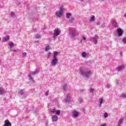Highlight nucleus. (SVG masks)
Masks as SVG:
<instances>
[{
  "instance_id": "nucleus-3",
  "label": "nucleus",
  "mask_w": 126,
  "mask_h": 126,
  "mask_svg": "<svg viewBox=\"0 0 126 126\" xmlns=\"http://www.w3.org/2000/svg\"><path fill=\"white\" fill-rule=\"evenodd\" d=\"M59 52L57 51L54 52V54L53 55V60L51 62V64L52 66H55V65H57L58 64V62H59L58 60V55Z\"/></svg>"
},
{
  "instance_id": "nucleus-7",
  "label": "nucleus",
  "mask_w": 126,
  "mask_h": 126,
  "mask_svg": "<svg viewBox=\"0 0 126 126\" xmlns=\"http://www.w3.org/2000/svg\"><path fill=\"white\" fill-rule=\"evenodd\" d=\"M60 34H61V30L59 29H56L54 30V33L53 34V37L54 39H56V38L57 37H58V36H59V35H60Z\"/></svg>"
},
{
  "instance_id": "nucleus-45",
  "label": "nucleus",
  "mask_w": 126,
  "mask_h": 126,
  "mask_svg": "<svg viewBox=\"0 0 126 126\" xmlns=\"http://www.w3.org/2000/svg\"><path fill=\"white\" fill-rule=\"evenodd\" d=\"M101 27H102V28H104V27H104V26H102Z\"/></svg>"
},
{
  "instance_id": "nucleus-31",
  "label": "nucleus",
  "mask_w": 126,
  "mask_h": 126,
  "mask_svg": "<svg viewBox=\"0 0 126 126\" xmlns=\"http://www.w3.org/2000/svg\"><path fill=\"white\" fill-rule=\"evenodd\" d=\"M56 108H54L51 109V113H53V114H54V113H56Z\"/></svg>"
},
{
  "instance_id": "nucleus-5",
  "label": "nucleus",
  "mask_w": 126,
  "mask_h": 126,
  "mask_svg": "<svg viewBox=\"0 0 126 126\" xmlns=\"http://www.w3.org/2000/svg\"><path fill=\"white\" fill-rule=\"evenodd\" d=\"M64 10L63 7H61L60 10L56 12L55 14L57 17H62Z\"/></svg>"
},
{
  "instance_id": "nucleus-22",
  "label": "nucleus",
  "mask_w": 126,
  "mask_h": 126,
  "mask_svg": "<svg viewBox=\"0 0 126 126\" xmlns=\"http://www.w3.org/2000/svg\"><path fill=\"white\" fill-rule=\"evenodd\" d=\"M74 21V18L73 17H70L69 19V22L70 23H72Z\"/></svg>"
},
{
  "instance_id": "nucleus-1",
  "label": "nucleus",
  "mask_w": 126,
  "mask_h": 126,
  "mask_svg": "<svg viewBox=\"0 0 126 126\" xmlns=\"http://www.w3.org/2000/svg\"><path fill=\"white\" fill-rule=\"evenodd\" d=\"M80 74L85 78H89L92 75V72L88 68H80Z\"/></svg>"
},
{
  "instance_id": "nucleus-36",
  "label": "nucleus",
  "mask_w": 126,
  "mask_h": 126,
  "mask_svg": "<svg viewBox=\"0 0 126 126\" xmlns=\"http://www.w3.org/2000/svg\"><path fill=\"white\" fill-rule=\"evenodd\" d=\"M36 39H40V38H41V36L40 35V34H37L36 36Z\"/></svg>"
},
{
  "instance_id": "nucleus-13",
  "label": "nucleus",
  "mask_w": 126,
  "mask_h": 126,
  "mask_svg": "<svg viewBox=\"0 0 126 126\" xmlns=\"http://www.w3.org/2000/svg\"><path fill=\"white\" fill-rule=\"evenodd\" d=\"M58 116L57 115H53L52 116V120L53 122H57L58 121Z\"/></svg>"
},
{
  "instance_id": "nucleus-12",
  "label": "nucleus",
  "mask_w": 126,
  "mask_h": 126,
  "mask_svg": "<svg viewBox=\"0 0 126 126\" xmlns=\"http://www.w3.org/2000/svg\"><path fill=\"white\" fill-rule=\"evenodd\" d=\"M123 123H124V118H121L119 120L117 126H122Z\"/></svg>"
},
{
  "instance_id": "nucleus-42",
  "label": "nucleus",
  "mask_w": 126,
  "mask_h": 126,
  "mask_svg": "<svg viewBox=\"0 0 126 126\" xmlns=\"http://www.w3.org/2000/svg\"><path fill=\"white\" fill-rule=\"evenodd\" d=\"M100 126H106V124H103V125H100Z\"/></svg>"
},
{
  "instance_id": "nucleus-35",
  "label": "nucleus",
  "mask_w": 126,
  "mask_h": 126,
  "mask_svg": "<svg viewBox=\"0 0 126 126\" xmlns=\"http://www.w3.org/2000/svg\"><path fill=\"white\" fill-rule=\"evenodd\" d=\"M63 90H66V84L63 86Z\"/></svg>"
},
{
  "instance_id": "nucleus-4",
  "label": "nucleus",
  "mask_w": 126,
  "mask_h": 126,
  "mask_svg": "<svg viewBox=\"0 0 126 126\" xmlns=\"http://www.w3.org/2000/svg\"><path fill=\"white\" fill-rule=\"evenodd\" d=\"M40 71V69H37L35 71L32 72L31 73L28 74L29 79L31 80V81H34V78H33V75H35L36 73H38Z\"/></svg>"
},
{
  "instance_id": "nucleus-26",
  "label": "nucleus",
  "mask_w": 126,
  "mask_h": 126,
  "mask_svg": "<svg viewBox=\"0 0 126 126\" xmlns=\"http://www.w3.org/2000/svg\"><path fill=\"white\" fill-rule=\"evenodd\" d=\"M50 49H51V47H50V46H47L45 47V50L46 52H47L48 51H49Z\"/></svg>"
},
{
  "instance_id": "nucleus-27",
  "label": "nucleus",
  "mask_w": 126,
  "mask_h": 126,
  "mask_svg": "<svg viewBox=\"0 0 126 126\" xmlns=\"http://www.w3.org/2000/svg\"><path fill=\"white\" fill-rule=\"evenodd\" d=\"M121 98L122 99H126V94H121Z\"/></svg>"
},
{
  "instance_id": "nucleus-44",
  "label": "nucleus",
  "mask_w": 126,
  "mask_h": 126,
  "mask_svg": "<svg viewBox=\"0 0 126 126\" xmlns=\"http://www.w3.org/2000/svg\"><path fill=\"white\" fill-rule=\"evenodd\" d=\"M125 17H126V13L124 15Z\"/></svg>"
},
{
  "instance_id": "nucleus-21",
  "label": "nucleus",
  "mask_w": 126,
  "mask_h": 126,
  "mask_svg": "<svg viewBox=\"0 0 126 126\" xmlns=\"http://www.w3.org/2000/svg\"><path fill=\"white\" fill-rule=\"evenodd\" d=\"M104 101V99L103 98H100L99 99L98 103L100 104L99 107H101V105H102V103H103Z\"/></svg>"
},
{
  "instance_id": "nucleus-30",
  "label": "nucleus",
  "mask_w": 126,
  "mask_h": 126,
  "mask_svg": "<svg viewBox=\"0 0 126 126\" xmlns=\"http://www.w3.org/2000/svg\"><path fill=\"white\" fill-rule=\"evenodd\" d=\"M9 45L10 48H12V47H13L14 46L13 42H10Z\"/></svg>"
},
{
  "instance_id": "nucleus-19",
  "label": "nucleus",
  "mask_w": 126,
  "mask_h": 126,
  "mask_svg": "<svg viewBox=\"0 0 126 126\" xmlns=\"http://www.w3.org/2000/svg\"><path fill=\"white\" fill-rule=\"evenodd\" d=\"M9 40V37L8 36H5L3 37L2 41L3 42H7Z\"/></svg>"
},
{
  "instance_id": "nucleus-9",
  "label": "nucleus",
  "mask_w": 126,
  "mask_h": 126,
  "mask_svg": "<svg viewBox=\"0 0 126 126\" xmlns=\"http://www.w3.org/2000/svg\"><path fill=\"white\" fill-rule=\"evenodd\" d=\"M2 126H11V123L9 122V120H6L4 121V125Z\"/></svg>"
},
{
  "instance_id": "nucleus-25",
  "label": "nucleus",
  "mask_w": 126,
  "mask_h": 126,
  "mask_svg": "<svg viewBox=\"0 0 126 126\" xmlns=\"http://www.w3.org/2000/svg\"><path fill=\"white\" fill-rule=\"evenodd\" d=\"M94 20H95V16H92L90 20V21L91 22H93L94 21Z\"/></svg>"
},
{
  "instance_id": "nucleus-8",
  "label": "nucleus",
  "mask_w": 126,
  "mask_h": 126,
  "mask_svg": "<svg viewBox=\"0 0 126 126\" xmlns=\"http://www.w3.org/2000/svg\"><path fill=\"white\" fill-rule=\"evenodd\" d=\"M78 115H79V112L77 111H73L72 113V116L73 118L78 117Z\"/></svg>"
},
{
  "instance_id": "nucleus-11",
  "label": "nucleus",
  "mask_w": 126,
  "mask_h": 126,
  "mask_svg": "<svg viewBox=\"0 0 126 126\" xmlns=\"http://www.w3.org/2000/svg\"><path fill=\"white\" fill-rule=\"evenodd\" d=\"M117 32L119 37H121V36H122L123 33H124V32L121 29H117Z\"/></svg>"
},
{
  "instance_id": "nucleus-15",
  "label": "nucleus",
  "mask_w": 126,
  "mask_h": 126,
  "mask_svg": "<svg viewBox=\"0 0 126 126\" xmlns=\"http://www.w3.org/2000/svg\"><path fill=\"white\" fill-rule=\"evenodd\" d=\"M6 92L5 90L3 89L2 88L0 87V95H2V94H4Z\"/></svg>"
},
{
  "instance_id": "nucleus-10",
  "label": "nucleus",
  "mask_w": 126,
  "mask_h": 126,
  "mask_svg": "<svg viewBox=\"0 0 126 126\" xmlns=\"http://www.w3.org/2000/svg\"><path fill=\"white\" fill-rule=\"evenodd\" d=\"M125 69V65H120L118 66L117 67V70L118 71H122V70H124Z\"/></svg>"
},
{
  "instance_id": "nucleus-34",
  "label": "nucleus",
  "mask_w": 126,
  "mask_h": 126,
  "mask_svg": "<svg viewBox=\"0 0 126 126\" xmlns=\"http://www.w3.org/2000/svg\"><path fill=\"white\" fill-rule=\"evenodd\" d=\"M79 101L80 103H82V102H83V99H82L81 97L79 98Z\"/></svg>"
},
{
  "instance_id": "nucleus-46",
  "label": "nucleus",
  "mask_w": 126,
  "mask_h": 126,
  "mask_svg": "<svg viewBox=\"0 0 126 126\" xmlns=\"http://www.w3.org/2000/svg\"><path fill=\"white\" fill-rule=\"evenodd\" d=\"M80 0V1H83V0Z\"/></svg>"
},
{
  "instance_id": "nucleus-40",
  "label": "nucleus",
  "mask_w": 126,
  "mask_h": 126,
  "mask_svg": "<svg viewBox=\"0 0 126 126\" xmlns=\"http://www.w3.org/2000/svg\"><path fill=\"white\" fill-rule=\"evenodd\" d=\"M110 86H111L110 85V84H107L106 85V87H107V88H110Z\"/></svg>"
},
{
  "instance_id": "nucleus-28",
  "label": "nucleus",
  "mask_w": 126,
  "mask_h": 126,
  "mask_svg": "<svg viewBox=\"0 0 126 126\" xmlns=\"http://www.w3.org/2000/svg\"><path fill=\"white\" fill-rule=\"evenodd\" d=\"M11 17L14 18L15 17V14L14 12H11L10 14Z\"/></svg>"
},
{
  "instance_id": "nucleus-14",
  "label": "nucleus",
  "mask_w": 126,
  "mask_h": 126,
  "mask_svg": "<svg viewBox=\"0 0 126 126\" xmlns=\"http://www.w3.org/2000/svg\"><path fill=\"white\" fill-rule=\"evenodd\" d=\"M69 101H70V94H67L66 98L65 99V102L66 103H68V102H69Z\"/></svg>"
},
{
  "instance_id": "nucleus-20",
  "label": "nucleus",
  "mask_w": 126,
  "mask_h": 126,
  "mask_svg": "<svg viewBox=\"0 0 126 126\" xmlns=\"http://www.w3.org/2000/svg\"><path fill=\"white\" fill-rule=\"evenodd\" d=\"M18 94H19V95H24V90H21L20 91H18Z\"/></svg>"
},
{
  "instance_id": "nucleus-39",
  "label": "nucleus",
  "mask_w": 126,
  "mask_h": 126,
  "mask_svg": "<svg viewBox=\"0 0 126 126\" xmlns=\"http://www.w3.org/2000/svg\"><path fill=\"white\" fill-rule=\"evenodd\" d=\"M48 94H49V92L48 91L46 92L45 93V96H48Z\"/></svg>"
},
{
  "instance_id": "nucleus-43",
  "label": "nucleus",
  "mask_w": 126,
  "mask_h": 126,
  "mask_svg": "<svg viewBox=\"0 0 126 126\" xmlns=\"http://www.w3.org/2000/svg\"><path fill=\"white\" fill-rule=\"evenodd\" d=\"M116 83H117V84H119V82H118V81H116Z\"/></svg>"
},
{
  "instance_id": "nucleus-17",
  "label": "nucleus",
  "mask_w": 126,
  "mask_h": 126,
  "mask_svg": "<svg viewBox=\"0 0 126 126\" xmlns=\"http://www.w3.org/2000/svg\"><path fill=\"white\" fill-rule=\"evenodd\" d=\"M86 37L85 36L83 35L82 37L81 38V43H84L86 41Z\"/></svg>"
},
{
  "instance_id": "nucleus-16",
  "label": "nucleus",
  "mask_w": 126,
  "mask_h": 126,
  "mask_svg": "<svg viewBox=\"0 0 126 126\" xmlns=\"http://www.w3.org/2000/svg\"><path fill=\"white\" fill-rule=\"evenodd\" d=\"M112 23L114 27H118V23H117V21H116V20H113Z\"/></svg>"
},
{
  "instance_id": "nucleus-24",
  "label": "nucleus",
  "mask_w": 126,
  "mask_h": 126,
  "mask_svg": "<svg viewBox=\"0 0 126 126\" xmlns=\"http://www.w3.org/2000/svg\"><path fill=\"white\" fill-rule=\"evenodd\" d=\"M70 17H71V14L69 13H67L66 14V18H69Z\"/></svg>"
},
{
  "instance_id": "nucleus-6",
  "label": "nucleus",
  "mask_w": 126,
  "mask_h": 126,
  "mask_svg": "<svg viewBox=\"0 0 126 126\" xmlns=\"http://www.w3.org/2000/svg\"><path fill=\"white\" fill-rule=\"evenodd\" d=\"M99 39V36L97 35H95L94 36L90 38V41L93 42L94 44L96 45L98 43V40Z\"/></svg>"
},
{
  "instance_id": "nucleus-32",
  "label": "nucleus",
  "mask_w": 126,
  "mask_h": 126,
  "mask_svg": "<svg viewBox=\"0 0 126 126\" xmlns=\"http://www.w3.org/2000/svg\"><path fill=\"white\" fill-rule=\"evenodd\" d=\"M26 56H27V53H26V52H24L22 54V57H23V58H25Z\"/></svg>"
},
{
  "instance_id": "nucleus-38",
  "label": "nucleus",
  "mask_w": 126,
  "mask_h": 126,
  "mask_svg": "<svg viewBox=\"0 0 126 126\" xmlns=\"http://www.w3.org/2000/svg\"><path fill=\"white\" fill-rule=\"evenodd\" d=\"M10 51L11 52H14L15 53H16V51L15 50V49H11Z\"/></svg>"
},
{
  "instance_id": "nucleus-18",
  "label": "nucleus",
  "mask_w": 126,
  "mask_h": 126,
  "mask_svg": "<svg viewBox=\"0 0 126 126\" xmlns=\"http://www.w3.org/2000/svg\"><path fill=\"white\" fill-rule=\"evenodd\" d=\"M89 91L91 93V94L92 95V96H94V89L92 88H90V90H89Z\"/></svg>"
},
{
  "instance_id": "nucleus-33",
  "label": "nucleus",
  "mask_w": 126,
  "mask_h": 126,
  "mask_svg": "<svg viewBox=\"0 0 126 126\" xmlns=\"http://www.w3.org/2000/svg\"><path fill=\"white\" fill-rule=\"evenodd\" d=\"M122 42L124 44H126V38H124L122 39Z\"/></svg>"
},
{
  "instance_id": "nucleus-41",
  "label": "nucleus",
  "mask_w": 126,
  "mask_h": 126,
  "mask_svg": "<svg viewBox=\"0 0 126 126\" xmlns=\"http://www.w3.org/2000/svg\"><path fill=\"white\" fill-rule=\"evenodd\" d=\"M83 92H84V90H80V93H83Z\"/></svg>"
},
{
  "instance_id": "nucleus-29",
  "label": "nucleus",
  "mask_w": 126,
  "mask_h": 126,
  "mask_svg": "<svg viewBox=\"0 0 126 126\" xmlns=\"http://www.w3.org/2000/svg\"><path fill=\"white\" fill-rule=\"evenodd\" d=\"M56 115H57L58 116H60V114H61V111L60 110H57L55 112Z\"/></svg>"
},
{
  "instance_id": "nucleus-23",
  "label": "nucleus",
  "mask_w": 126,
  "mask_h": 126,
  "mask_svg": "<svg viewBox=\"0 0 126 126\" xmlns=\"http://www.w3.org/2000/svg\"><path fill=\"white\" fill-rule=\"evenodd\" d=\"M88 54L86 53V52H84L82 53V56L83 57V58H86V57H87L88 56Z\"/></svg>"
},
{
  "instance_id": "nucleus-37",
  "label": "nucleus",
  "mask_w": 126,
  "mask_h": 126,
  "mask_svg": "<svg viewBox=\"0 0 126 126\" xmlns=\"http://www.w3.org/2000/svg\"><path fill=\"white\" fill-rule=\"evenodd\" d=\"M104 118H107L108 117V113H104Z\"/></svg>"
},
{
  "instance_id": "nucleus-2",
  "label": "nucleus",
  "mask_w": 126,
  "mask_h": 126,
  "mask_svg": "<svg viewBox=\"0 0 126 126\" xmlns=\"http://www.w3.org/2000/svg\"><path fill=\"white\" fill-rule=\"evenodd\" d=\"M70 35L71 39H77L79 36V32L75 29L70 30Z\"/></svg>"
}]
</instances>
